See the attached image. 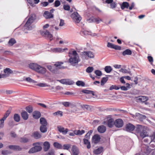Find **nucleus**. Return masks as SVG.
Returning <instances> with one entry per match:
<instances>
[{"instance_id": "obj_1", "label": "nucleus", "mask_w": 155, "mask_h": 155, "mask_svg": "<svg viewBox=\"0 0 155 155\" xmlns=\"http://www.w3.org/2000/svg\"><path fill=\"white\" fill-rule=\"evenodd\" d=\"M29 68L37 72L44 74L45 73L46 69L39 65L35 63L30 64L29 65Z\"/></svg>"}, {"instance_id": "obj_2", "label": "nucleus", "mask_w": 155, "mask_h": 155, "mask_svg": "<svg viewBox=\"0 0 155 155\" xmlns=\"http://www.w3.org/2000/svg\"><path fill=\"white\" fill-rule=\"evenodd\" d=\"M136 133L140 134V137L142 138L148 135L147 132V128L145 126L138 125L136 127L135 129Z\"/></svg>"}, {"instance_id": "obj_3", "label": "nucleus", "mask_w": 155, "mask_h": 155, "mask_svg": "<svg viewBox=\"0 0 155 155\" xmlns=\"http://www.w3.org/2000/svg\"><path fill=\"white\" fill-rule=\"evenodd\" d=\"M35 19L36 16L35 15L33 14L31 15L25 23V27H27L28 29H31L32 27L31 25Z\"/></svg>"}, {"instance_id": "obj_4", "label": "nucleus", "mask_w": 155, "mask_h": 155, "mask_svg": "<svg viewBox=\"0 0 155 155\" xmlns=\"http://www.w3.org/2000/svg\"><path fill=\"white\" fill-rule=\"evenodd\" d=\"M80 60L79 57L71 56L69 59V62L73 66L77 65Z\"/></svg>"}, {"instance_id": "obj_5", "label": "nucleus", "mask_w": 155, "mask_h": 155, "mask_svg": "<svg viewBox=\"0 0 155 155\" xmlns=\"http://www.w3.org/2000/svg\"><path fill=\"white\" fill-rule=\"evenodd\" d=\"M71 17L76 23H79L81 19V17L77 12H74L71 15Z\"/></svg>"}, {"instance_id": "obj_6", "label": "nucleus", "mask_w": 155, "mask_h": 155, "mask_svg": "<svg viewBox=\"0 0 155 155\" xmlns=\"http://www.w3.org/2000/svg\"><path fill=\"white\" fill-rule=\"evenodd\" d=\"M82 55L85 57L89 58H94V53L91 51H84L82 53Z\"/></svg>"}, {"instance_id": "obj_7", "label": "nucleus", "mask_w": 155, "mask_h": 155, "mask_svg": "<svg viewBox=\"0 0 155 155\" xmlns=\"http://www.w3.org/2000/svg\"><path fill=\"white\" fill-rule=\"evenodd\" d=\"M42 149V147L40 146H36L31 148L28 151L29 153H34L40 151Z\"/></svg>"}, {"instance_id": "obj_8", "label": "nucleus", "mask_w": 155, "mask_h": 155, "mask_svg": "<svg viewBox=\"0 0 155 155\" xmlns=\"http://www.w3.org/2000/svg\"><path fill=\"white\" fill-rule=\"evenodd\" d=\"M114 124L117 128H120L123 126L124 122L123 120L120 119H117L114 121Z\"/></svg>"}, {"instance_id": "obj_9", "label": "nucleus", "mask_w": 155, "mask_h": 155, "mask_svg": "<svg viewBox=\"0 0 155 155\" xmlns=\"http://www.w3.org/2000/svg\"><path fill=\"white\" fill-rule=\"evenodd\" d=\"M88 20L90 21V22H95L97 24H98L103 21L99 17H92L90 18Z\"/></svg>"}, {"instance_id": "obj_10", "label": "nucleus", "mask_w": 155, "mask_h": 155, "mask_svg": "<svg viewBox=\"0 0 155 155\" xmlns=\"http://www.w3.org/2000/svg\"><path fill=\"white\" fill-rule=\"evenodd\" d=\"M85 133V131L84 130H75L73 133L71 132L69 133V135L70 136H74L75 135H81Z\"/></svg>"}, {"instance_id": "obj_11", "label": "nucleus", "mask_w": 155, "mask_h": 155, "mask_svg": "<svg viewBox=\"0 0 155 155\" xmlns=\"http://www.w3.org/2000/svg\"><path fill=\"white\" fill-rule=\"evenodd\" d=\"M135 128V126L130 123L127 124L125 126L126 130L128 132H131L133 131Z\"/></svg>"}, {"instance_id": "obj_12", "label": "nucleus", "mask_w": 155, "mask_h": 155, "mask_svg": "<svg viewBox=\"0 0 155 155\" xmlns=\"http://www.w3.org/2000/svg\"><path fill=\"white\" fill-rule=\"evenodd\" d=\"M31 137L35 139H38L41 138L42 135L41 133L38 131L33 132L31 135Z\"/></svg>"}, {"instance_id": "obj_13", "label": "nucleus", "mask_w": 155, "mask_h": 155, "mask_svg": "<svg viewBox=\"0 0 155 155\" xmlns=\"http://www.w3.org/2000/svg\"><path fill=\"white\" fill-rule=\"evenodd\" d=\"M57 128L59 132L62 133L63 134H66L68 131V129H65L64 127L60 125L57 126Z\"/></svg>"}, {"instance_id": "obj_14", "label": "nucleus", "mask_w": 155, "mask_h": 155, "mask_svg": "<svg viewBox=\"0 0 155 155\" xmlns=\"http://www.w3.org/2000/svg\"><path fill=\"white\" fill-rule=\"evenodd\" d=\"M4 72L5 73L3 74L5 77H8L10 74L13 73L12 71L9 68H6L4 70Z\"/></svg>"}, {"instance_id": "obj_15", "label": "nucleus", "mask_w": 155, "mask_h": 155, "mask_svg": "<svg viewBox=\"0 0 155 155\" xmlns=\"http://www.w3.org/2000/svg\"><path fill=\"white\" fill-rule=\"evenodd\" d=\"M136 98L137 101H140L143 102H144L148 100V97L144 96L136 97Z\"/></svg>"}, {"instance_id": "obj_16", "label": "nucleus", "mask_w": 155, "mask_h": 155, "mask_svg": "<svg viewBox=\"0 0 155 155\" xmlns=\"http://www.w3.org/2000/svg\"><path fill=\"white\" fill-rule=\"evenodd\" d=\"M100 136L97 134L94 135L92 138L93 141L95 144L98 143L100 142Z\"/></svg>"}, {"instance_id": "obj_17", "label": "nucleus", "mask_w": 155, "mask_h": 155, "mask_svg": "<svg viewBox=\"0 0 155 155\" xmlns=\"http://www.w3.org/2000/svg\"><path fill=\"white\" fill-rule=\"evenodd\" d=\"M71 151L73 155H78L79 153L78 149L75 145H73L72 147Z\"/></svg>"}, {"instance_id": "obj_18", "label": "nucleus", "mask_w": 155, "mask_h": 155, "mask_svg": "<svg viewBox=\"0 0 155 155\" xmlns=\"http://www.w3.org/2000/svg\"><path fill=\"white\" fill-rule=\"evenodd\" d=\"M59 82L62 84H65L71 85L73 83L72 81L68 79H63L59 81Z\"/></svg>"}, {"instance_id": "obj_19", "label": "nucleus", "mask_w": 155, "mask_h": 155, "mask_svg": "<svg viewBox=\"0 0 155 155\" xmlns=\"http://www.w3.org/2000/svg\"><path fill=\"white\" fill-rule=\"evenodd\" d=\"M98 131L101 133H103L105 132L106 128L105 126L102 125L99 126L97 128Z\"/></svg>"}, {"instance_id": "obj_20", "label": "nucleus", "mask_w": 155, "mask_h": 155, "mask_svg": "<svg viewBox=\"0 0 155 155\" xmlns=\"http://www.w3.org/2000/svg\"><path fill=\"white\" fill-rule=\"evenodd\" d=\"M64 63L63 62H56L55 64H54V66L57 68H58L59 69H64L66 68V67H64L63 66H62L61 65L63 64Z\"/></svg>"}, {"instance_id": "obj_21", "label": "nucleus", "mask_w": 155, "mask_h": 155, "mask_svg": "<svg viewBox=\"0 0 155 155\" xmlns=\"http://www.w3.org/2000/svg\"><path fill=\"white\" fill-rule=\"evenodd\" d=\"M33 116L34 118L38 119L41 116L40 112L38 111H35L33 112Z\"/></svg>"}, {"instance_id": "obj_22", "label": "nucleus", "mask_w": 155, "mask_h": 155, "mask_svg": "<svg viewBox=\"0 0 155 155\" xmlns=\"http://www.w3.org/2000/svg\"><path fill=\"white\" fill-rule=\"evenodd\" d=\"M9 149L16 150H21V148L18 146L11 145L8 146Z\"/></svg>"}, {"instance_id": "obj_23", "label": "nucleus", "mask_w": 155, "mask_h": 155, "mask_svg": "<svg viewBox=\"0 0 155 155\" xmlns=\"http://www.w3.org/2000/svg\"><path fill=\"white\" fill-rule=\"evenodd\" d=\"M21 115L23 119L25 120L28 118V115L26 111H22L21 113Z\"/></svg>"}, {"instance_id": "obj_24", "label": "nucleus", "mask_w": 155, "mask_h": 155, "mask_svg": "<svg viewBox=\"0 0 155 155\" xmlns=\"http://www.w3.org/2000/svg\"><path fill=\"white\" fill-rule=\"evenodd\" d=\"M45 17L46 19L50 18L53 17V15L48 11H45L44 13Z\"/></svg>"}, {"instance_id": "obj_25", "label": "nucleus", "mask_w": 155, "mask_h": 155, "mask_svg": "<svg viewBox=\"0 0 155 155\" xmlns=\"http://www.w3.org/2000/svg\"><path fill=\"white\" fill-rule=\"evenodd\" d=\"M103 150V148L102 147H100L94 150V153L96 155H98L100 154Z\"/></svg>"}, {"instance_id": "obj_26", "label": "nucleus", "mask_w": 155, "mask_h": 155, "mask_svg": "<svg viewBox=\"0 0 155 155\" xmlns=\"http://www.w3.org/2000/svg\"><path fill=\"white\" fill-rule=\"evenodd\" d=\"M43 149L45 151H48L49 149L50 145L49 143L47 141L45 142L43 144Z\"/></svg>"}, {"instance_id": "obj_27", "label": "nucleus", "mask_w": 155, "mask_h": 155, "mask_svg": "<svg viewBox=\"0 0 155 155\" xmlns=\"http://www.w3.org/2000/svg\"><path fill=\"white\" fill-rule=\"evenodd\" d=\"M47 125H41L40 127L41 132L43 133H45L47 130Z\"/></svg>"}, {"instance_id": "obj_28", "label": "nucleus", "mask_w": 155, "mask_h": 155, "mask_svg": "<svg viewBox=\"0 0 155 155\" xmlns=\"http://www.w3.org/2000/svg\"><path fill=\"white\" fill-rule=\"evenodd\" d=\"M83 142L84 144L87 145V147L88 149H89L91 148L90 142L88 139L84 138L83 139Z\"/></svg>"}, {"instance_id": "obj_29", "label": "nucleus", "mask_w": 155, "mask_h": 155, "mask_svg": "<svg viewBox=\"0 0 155 155\" xmlns=\"http://www.w3.org/2000/svg\"><path fill=\"white\" fill-rule=\"evenodd\" d=\"M68 50L67 48H65L64 49H62L60 48H54L53 49L52 51L54 52H63L64 51Z\"/></svg>"}, {"instance_id": "obj_30", "label": "nucleus", "mask_w": 155, "mask_h": 155, "mask_svg": "<svg viewBox=\"0 0 155 155\" xmlns=\"http://www.w3.org/2000/svg\"><path fill=\"white\" fill-rule=\"evenodd\" d=\"M114 120L112 118L109 119L107 120V125L109 127H112L114 124Z\"/></svg>"}, {"instance_id": "obj_31", "label": "nucleus", "mask_w": 155, "mask_h": 155, "mask_svg": "<svg viewBox=\"0 0 155 155\" xmlns=\"http://www.w3.org/2000/svg\"><path fill=\"white\" fill-rule=\"evenodd\" d=\"M44 34L45 36L46 37H47L48 38L50 41L52 40L53 36L48 31L46 30Z\"/></svg>"}, {"instance_id": "obj_32", "label": "nucleus", "mask_w": 155, "mask_h": 155, "mask_svg": "<svg viewBox=\"0 0 155 155\" xmlns=\"http://www.w3.org/2000/svg\"><path fill=\"white\" fill-rule=\"evenodd\" d=\"M40 123L41 125H48V123L44 117H41L40 119Z\"/></svg>"}, {"instance_id": "obj_33", "label": "nucleus", "mask_w": 155, "mask_h": 155, "mask_svg": "<svg viewBox=\"0 0 155 155\" xmlns=\"http://www.w3.org/2000/svg\"><path fill=\"white\" fill-rule=\"evenodd\" d=\"M129 6V3L127 2H124L121 5V8L122 9H124L125 8H128Z\"/></svg>"}, {"instance_id": "obj_34", "label": "nucleus", "mask_w": 155, "mask_h": 155, "mask_svg": "<svg viewBox=\"0 0 155 155\" xmlns=\"http://www.w3.org/2000/svg\"><path fill=\"white\" fill-rule=\"evenodd\" d=\"M16 43V41L13 38H11L9 41L8 44L10 46H12Z\"/></svg>"}, {"instance_id": "obj_35", "label": "nucleus", "mask_w": 155, "mask_h": 155, "mask_svg": "<svg viewBox=\"0 0 155 155\" xmlns=\"http://www.w3.org/2000/svg\"><path fill=\"white\" fill-rule=\"evenodd\" d=\"M53 145L56 148L60 149H62V145L58 142H54Z\"/></svg>"}, {"instance_id": "obj_36", "label": "nucleus", "mask_w": 155, "mask_h": 155, "mask_svg": "<svg viewBox=\"0 0 155 155\" xmlns=\"http://www.w3.org/2000/svg\"><path fill=\"white\" fill-rule=\"evenodd\" d=\"M132 54V52L129 49H126V50L124 51L122 54L124 56H125L126 55H131Z\"/></svg>"}, {"instance_id": "obj_37", "label": "nucleus", "mask_w": 155, "mask_h": 155, "mask_svg": "<svg viewBox=\"0 0 155 155\" xmlns=\"http://www.w3.org/2000/svg\"><path fill=\"white\" fill-rule=\"evenodd\" d=\"M25 109L29 113H32L33 110V107L31 105H29L26 107L25 108Z\"/></svg>"}, {"instance_id": "obj_38", "label": "nucleus", "mask_w": 155, "mask_h": 155, "mask_svg": "<svg viewBox=\"0 0 155 155\" xmlns=\"http://www.w3.org/2000/svg\"><path fill=\"white\" fill-rule=\"evenodd\" d=\"M111 67L110 66H106L104 68L105 71L107 73H110L112 71Z\"/></svg>"}, {"instance_id": "obj_39", "label": "nucleus", "mask_w": 155, "mask_h": 155, "mask_svg": "<svg viewBox=\"0 0 155 155\" xmlns=\"http://www.w3.org/2000/svg\"><path fill=\"white\" fill-rule=\"evenodd\" d=\"M108 79L107 77H103L102 78L101 81V84L102 86H103L104 84L107 82Z\"/></svg>"}, {"instance_id": "obj_40", "label": "nucleus", "mask_w": 155, "mask_h": 155, "mask_svg": "<svg viewBox=\"0 0 155 155\" xmlns=\"http://www.w3.org/2000/svg\"><path fill=\"white\" fill-rule=\"evenodd\" d=\"M82 92L85 94H91L93 96H94V92L91 91L85 90H83Z\"/></svg>"}, {"instance_id": "obj_41", "label": "nucleus", "mask_w": 155, "mask_h": 155, "mask_svg": "<svg viewBox=\"0 0 155 155\" xmlns=\"http://www.w3.org/2000/svg\"><path fill=\"white\" fill-rule=\"evenodd\" d=\"M14 119L15 121L18 122L20 120V117L18 114H15L14 115Z\"/></svg>"}, {"instance_id": "obj_42", "label": "nucleus", "mask_w": 155, "mask_h": 155, "mask_svg": "<svg viewBox=\"0 0 155 155\" xmlns=\"http://www.w3.org/2000/svg\"><path fill=\"white\" fill-rule=\"evenodd\" d=\"M71 145L69 144H64L62 146V149L64 150H68L71 147Z\"/></svg>"}, {"instance_id": "obj_43", "label": "nucleus", "mask_w": 155, "mask_h": 155, "mask_svg": "<svg viewBox=\"0 0 155 155\" xmlns=\"http://www.w3.org/2000/svg\"><path fill=\"white\" fill-rule=\"evenodd\" d=\"M10 113V110H7L4 114L3 117H2V118L5 120L7 117L9 115Z\"/></svg>"}, {"instance_id": "obj_44", "label": "nucleus", "mask_w": 155, "mask_h": 155, "mask_svg": "<svg viewBox=\"0 0 155 155\" xmlns=\"http://www.w3.org/2000/svg\"><path fill=\"white\" fill-rule=\"evenodd\" d=\"M94 68L93 67H89L86 69V72L88 73H90L93 71Z\"/></svg>"}, {"instance_id": "obj_45", "label": "nucleus", "mask_w": 155, "mask_h": 155, "mask_svg": "<svg viewBox=\"0 0 155 155\" xmlns=\"http://www.w3.org/2000/svg\"><path fill=\"white\" fill-rule=\"evenodd\" d=\"M76 84L77 86L84 87L85 85L84 83L82 81H78L76 82Z\"/></svg>"}, {"instance_id": "obj_46", "label": "nucleus", "mask_w": 155, "mask_h": 155, "mask_svg": "<svg viewBox=\"0 0 155 155\" xmlns=\"http://www.w3.org/2000/svg\"><path fill=\"white\" fill-rule=\"evenodd\" d=\"M149 138L150 139V142H155V133H153L152 135L149 137Z\"/></svg>"}, {"instance_id": "obj_47", "label": "nucleus", "mask_w": 155, "mask_h": 155, "mask_svg": "<svg viewBox=\"0 0 155 155\" xmlns=\"http://www.w3.org/2000/svg\"><path fill=\"white\" fill-rule=\"evenodd\" d=\"M120 87L116 85H112L110 86L109 88V90L111 91L113 89H115L116 90H119Z\"/></svg>"}, {"instance_id": "obj_48", "label": "nucleus", "mask_w": 155, "mask_h": 155, "mask_svg": "<svg viewBox=\"0 0 155 155\" xmlns=\"http://www.w3.org/2000/svg\"><path fill=\"white\" fill-rule=\"evenodd\" d=\"M93 132V131L92 130H90L87 133V134L85 135V137L87 139H90V136L91 134H92Z\"/></svg>"}, {"instance_id": "obj_49", "label": "nucleus", "mask_w": 155, "mask_h": 155, "mask_svg": "<svg viewBox=\"0 0 155 155\" xmlns=\"http://www.w3.org/2000/svg\"><path fill=\"white\" fill-rule=\"evenodd\" d=\"M138 118L139 119H140V120L142 121L143 119L146 118V116L145 115L141 114H139Z\"/></svg>"}, {"instance_id": "obj_50", "label": "nucleus", "mask_w": 155, "mask_h": 155, "mask_svg": "<svg viewBox=\"0 0 155 155\" xmlns=\"http://www.w3.org/2000/svg\"><path fill=\"white\" fill-rule=\"evenodd\" d=\"M37 86L40 87H49L50 85H47L45 83H40L37 84Z\"/></svg>"}, {"instance_id": "obj_51", "label": "nucleus", "mask_w": 155, "mask_h": 155, "mask_svg": "<svg viewBox=\"0 0 155 155\" xmlns=\"http://www.w3.org/2000/svg\"><path fill=\"white\" fill-rule=\"evenodd\" d=\"M29 139L26 137H22L20 138V141L21 142L26 143L28 141Z\"/></svg>"}, {"instance_id": "obj_52", "label": "nucleus", "mask_w": 155, "mask_h": 155, "mask_svg": "<svg viewBox=\"0 0 155 155\" xmlns=\"http://www.w3.org/2000/svg\"><path fill=\"white\" fill-rule=\"evenodd\" d=\"M117 5V3L116 2H113L110 4V8L112 9L115 8Z\"/></svg>"}, {"instance_id": "obj_53", "label": "nucleus", "mask_w": 155, "mask_h": 155, "mask_svg": "<svg viewBox=\"0 0 155 155\" xmlns=\"http://www.w3.org/2000/svg\"><path fill=\"white\" fill-rule=\"evenodd\" d=\"M5 120L2 118L0 120V129L4 127Z\"/></svg>"}, {"instance_id": "obj_54", "label": "nucleus", "mask_w": 155, "mask_h": 155, "mask_svg": "<svg viewBox=\"0 0 155 155\" xmlns=\"http://www.w3.org/2000/svg\"><path fill=\"white\" fill-rule=\"evenodd\" d=\"M95 74L98 76H100L102 75L101 71L99 70H96L94 71Z\"/></svg>"}, {"instance_id": "obj_55", "label": "nucleus", "mask_w": 155, "mask_h": 155, "mask_svg": "<svg viewBox=\"0 0 155 155\" xmlns=\"http://www.w3.org/2000/svg\"><path fill=\"white\" fill-rule=\"evenodd\" d=\"M54 4V7H58L60 5L61 3L59 1L57 0L55 1Z\"/></svg>"}, {"instance_id": "obj_56", "label": "nucleus", "mask_w": 155, "mask_h": 155, "mask_svg": "<svg viewBox=\"0 0 155 155\" xmlns=\"http://www.w3.org/2000/svg\"><path fill=\"white\" fill-rule=\"evenodd\" d=\"M63 8L65 10L69 11L70 9V6L69 5H64Z\"/></svg>"}, {"instance_id": "obj_57", "label": "nucleus", "mask_w": 155, "mask_h": 155, "mask_svg": "<svg viewBox=\"0 0 155 155\" xmlns=\"http://www.w3.org/2000/svg\"><path fill=\"white\" fill-rule=\"evenodd\" d=\"M48 69L52 72L55 73V71L54 69V68L51 66H49L48 67Z\"/></svg>"}, {"instance_id": "obj_58", "label": "nucleus", "mask_w": 155, "mask_h": 155, "mask_svg": "<svg viewBox=\"0 0 155 155\" xmlns=\"http://www.w3.org/2000/svg\"><path fill=\"white\" fill-rule=\"evenodd\" d=\"M62 104L65 107H67L69 106L70 103L68 102H64L62 103Z\"/></svg>"}, {"instance_id": "obj_59", "label": "nucleus", "mask_w": 155, "mask_h": 155, "mask_svg": "<svg viewBox=\"0 0 155 155\" xmlns=\"http://www.w3.org/2000/svg\"><path fill=\"white\" fill-rule=\"evenodd\" d=\"M54 114L55 115H60L61 116H62L63 115L62 112L61 111H58L57 112H55L54 113Z\"/></svg>"}, {"instance_id": "obj_60", "label": "nucleus", "mask_w": 155, "mask_h": 155, "mask_svg": "<svg viewBox=\"0 0 155 155\" xmlns=\"http://www.w3.org/2000/svg\"><path fill=\"white\" fill-rule=\"evenodd\" d=\"M147 58L149 62L151 63V64H152L153 61V58L151 56H148L147 57Z\"/></svg>"}, {"instance_id": "obj_61", "label": "nucleus", "mask_w": 155, "mask_h": 155, "mask_svg": "<svg viewBox=\"0 0 155 155\" xmlns=\"http://www.w3.org/2000/svg\"><path fill=\"white\" fill-rule=\"evenodd\" d=\"M72 55L71 56H76L79 57L78 54L77 53V52L76 51L74 50L72 51Z\"/></svg>"}, {"instance_id": "obj_62", "label": "nucleus", "mask_w": 155, "mask_h": 155, "mask_svg": "<svg viewBox=\"0 0 155 155\" xmlns=\"http://www.w3.org/2000/svg\"><path fill=\"white\" fill-rule=\"evenodd\" d=\"M114 45L110 42H108L107 44V47L108 48H113Z\"/></svg>"}, {"instance_id": "obj_63", "label": "nucleus", "mask_w": 155, "mask_h": 155, "mask_svg": "<svg viewBox=\"0 0 155 155\" xmlns=\"http://www.w3.org/2000/svg\"><path fill=\"white\" fill-rule=\"evenodd\" d=\"M113 48L115 50H120L121 48L120 46L114 45Z\"/></svg>"}, {"instance_id": "obj_64", "label": "nucleus", "mask_w": 155, "mask_h": 155, "mask_svg": "<svg viewBox=\"0 0 155 155\" xmlns=\"http://www.w3.org/2000/svg\"><path fill=\"white\" fill-rule=\"evenodd\" d=\"M26 80L27 81L30 82H34L35 81L31 79L29 77L27 78H26Z\"/></svg>"}]
</instances>
